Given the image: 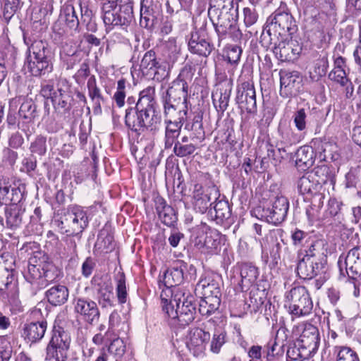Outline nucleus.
I'll use <instances>...</instances> for the list:
<instances>
[{
  "label": "nucleus",
  "mask_w": 361,
  "mask_h": 361,
  "mask_svg": "<svg viewBox=\"0 0 361 361\" xmlns=\"http://www.w3.org/2000/svg\"><path fill=\"white\" fill-rule=\"evenodd\" d=\"M163 311L171 319L173 324L187 326L194 319L196 314V307L194 298L189 293L178 288L173 294L172 298L169 301L161 295Z\"/></svg>",
  "instance_id": "obj_1"
},
{
  "label": "nucleus",
  "mask_w": 361,
  "mask_h": 361,
  "mask_svg": "<svg viewBox=\"0 0 361 361\" xmlns=\"http://www.w3.org/2000/svg\"><path fill=\"white\" fill-rule=\"evenodd\" d=\"M208 14L211 18L217 17L213 25L219 42L226 36L238 35L237 8H234L233 0H211Z\"/></svg>",
  "instance_id": "obj_2"
},
{
  "label": "nucleus",
  "mask_w": 361,
  "mask_h": 361,
  "mask_svg": "<svg viewBox=\"0 0 361 361\" xmlns=\"http://www.w3.org/2000/svg\"><path fill=\"white\" fill-rule=\"evenodd\" d=\"M298 30V25L293 16L288 12L276 11L267 20L266 26L261 36L262 41L269 39L292 36Z\"/></svg>",
  "instance_id": "obj_3"
},
{
  "label": "nucleus",
  "mask_w": 361,
  "mask_h": 361,
  "mask_svg": "<svg viewBox=\"0 0 361 361\" xmlns=\"http://www.w3.org/2000/svg\"><path fill=\"white\" fill-rule=\"evenodd\" d=\"M160 121L155 106L136 105L126 111L125 123L131 130L138 133L148 128L152 129Z\"/></svg>",
  "instance_id": "obj_4"
},
{
  "label": "nucleus",
  "mask_w": 361,
  "mask_h": 361,
  "mask_svg": "<svg viewBox=\"0 0 361 361\" xmlns=\"http://www.w3.org/2000/svg\"><path fill=\"white\" fill-rule=\"evenodd\" d=\"M49 54L50 50L46 42L35 41L29 47L25 66L33 76H41L52 71Z\"/></svg>",
  "instance_id": "obj_5"
},
{
  "label": "nucleus",
  "mask_w": 361,
  "mask_h": 361,
  "mask_svg": "<svg viewBox=\"0 0 361 361\" xmlns=\"http://www.w3.org/2000/svg\"><path fill=\"white\" fill-rule=\"evenodd\" d=\"M116 6L117 4L113 3H103L102 18L106 30H111L114 26L127 25L133 19V3L130 1H123L118 11Z\"/></svg>",
  "instance_id": "obj_6"
},
{
  "label": "nucleus",
  "mask_w": 361,
  "mask_h": 361,
  "mask_svg": "<svg viewBox=\"0 0 361 361\" xmlns=\"http://www.w3.org/2000/svg\"><path fill=\"white\" fill-rule=\"evenodd\" d=\"M286 303L290 314L301 317L308 315L313 308V302L305 286L292 288L286 294Z\"/></svg>",
  "instance_id": "obj_7"
},
{
  "label": "nucleus",
  "mask_w": 361,
  "mask_h": 361,
  "mask_svg": "<svg viewBox=\"0 0 361 361\" xmlns=\"http://www.w3.org/2000/svg\"><path fill=\"white\" fill-rule=\"evenodd\" d=\"M207 230L206 224H201L194 228L192 241L195 246L202 252L216 254L220 249L221 236L216 230Z\"/></svg>",
  "instance_id": "obj_8"
},
{
  "label": "nucleus",
  "mask_w": 361,
  "mask_h": 361,
  "mask_svg": "<svg viewBox=\"0 0 361 361\" xmlns=\"http://www.w3.org/2000/svg\"><path fill=\"white\" fill-rule=\"evenodd\" d=\"M61 229L68 235H78L87 226L88 217L82 208L73 206L61 216Z\"/></svg>",
  "instance_id": "obj_9"
},
{
  "label": "nucleus",
  "mask_w": 361,
  "mask_h": 361,
  "mask_svg": "<svg viewBox=\"0 0 361 361\" xmlns=\"http://www.w3.org/2000/svg\"><path fill=\"white\" fill-rule=\"evenodd\" d=\"M192 74L190 68H184L178 78L174 80L168 88L163 101L186 104L188 97V80H191Z\"/></svg>",
  "instance_id": "obj_10"
},
{
  "label": "nucleus",
  "mask_w": 361,
  "mask_h": 361,
  "mask_svg": "<svg viewBox=\"0 0 361 361\" xmlns=\"http://www.w3.org/2000/svg\"><path fill=\"white\" fill-rule=\"evenodd\" d=\"M70 343L71 337L68 333L54 330L46 348V359L51 361H66Z\"/></svg>",
  "instance_id": "obj_11"
},
{
  "label": "nucleus",
  "mask_w": 361,
  "mask_h": 361,
  "mask_svg": "<svg viewBox=\"0 0 361 361\" xmlns=\"http://www.w3.org/2000/svg\"><path fill=\"white\" fill-rule=\"evenodd\" d=\"M281 39H269L262 41L267 46L274 44L273 52L276 57L281 61H290L295 60L302 51L300 44L293 39H288V37H281Z\"/></svg>",
  "instance_id": "obj_12"
},
{
  "label": "nucleus",
  "mask_w": 361,
  "mask_h": 361,
  "mask_svg": "<svg viewBox=\"0 0 361 361\" xmlns=\"http://www.w3.org/2000/svg\"><path fill=\"white\" fill-rule=\"evenodd\" d=\"M271 205L262 209V216L268 223L278 225L282 223L286 216L289 208L288 199L281 194L272 195L270 197Z\"/></svg>",
  "instance_id": "obj_13"
},
{
  "label": "nucleus",
  "mask_w": 361,
  "mask_h": 361,
  "mask_svg": "<svg viewBox=\"0 0 361 361\" xmlns=\"http://www.w3.org/2000/svg\"><path fill=\"white\" fill-rule=\"evenodd\" d=\"M219 191L214 185L203 187L199 183L194 185L192 204L194 209L200 214H204L212 206V200H217Z\"/></svg>",
  "instance_id": "obj_14"
},
{
  "label": "nucleus",
  "mask_w": 361,
  "mask_h": 361,
  "mask_svg": "<svg viewBox=\"0 0 361 361\" xmlns=\"http://www.w3.org/2000/svg\"><path fill=\"white\" fill-rule=\"evenodd\" d=\"M338 265L341 274H346L355 283L356 276L361 275V246H356L348 251L346 255H341L338 258Z\"/></svg>",
  "instance_id": "obj_15"
},
{
  "label": "nucleus",
  "mask_w": 361,
  "mask_h": 361,
  "mask_svg": "<svg viewBox=\"0 0 361 361\" xmlns=\"http://www.w3.org/2000/svg\"><path fill=\"white\" fill-rule=\"evenodd\" d=\"M235 100L241 110L250 114H256V92L252 81H244L238 86Z\"/></svg>",
  "instance_id": "obj_16"
},
{
  "label": "nucleus",
  "mask_w": 361,
  "mask_h": 361,
  "mask_svg": "<svg viewBox=\"0 0 361 361\" xmlns=\"http://www.w3.org/2000/svg\"><path fill=\"white\" fill-rule=\"evenodd\" d=\"M210 339V334L200 328H192L188 331L183 341L194 356H201L204 353L206 345Z\"/></svg>",
  "instance_id": "obj_17"
},
{
  "label": "nucleus",
  "mask_w": 361,
  "mask_h": 361,
  "mask_svg": "<svg viewBox=\"0 0 361 361\" xmlns=\"http://www.w3.org/2000/svg\"><path fill=\"white\" fill-rule=\"evenodd\" d=\"M48 259V256L42 252H33L29 258L27 270L24 274L27 281L37 288H42V264Z\"/></svg>",
  "instance_id": "obj_18"
},
{
  "label": "nucleus",
  "mask_w": 361,
  "mask_h": 361,
  "mask_svg": "<svg viewBox=\"0 0 361 361\" xmlns=\"http://www.w3.org/2000/svg\"><path fill=\"white\" fill-rule=\"evenodd\" d=\"M92 283L97 293L98 302L102 307H112L114 295L111 278L108 275L94 277Z\"/></svg>",
  "instance_id": "obj_19"
},
{
  "label": "nucleus",
  "mask_w": 361,
  "mask_h": 361,
  "mask_svg": "<svg viewBox=\"0 0 361 361\" xmlns=\"http://www.w3.org/2000/svg\"><path fill=\"white\" fill-rule=\"evenodd\" d=\"M74 310L82 320L93 324L99 321L100 312L97 303L87 298L78 297L74 299Z\"/></svg>",
  "instance_id": "obj_20"
},
{
  "label": "nucleus",
  "mask_w": 361,
  "mask_h": 361,
  "mask_svg": "<svg viewBox=\"0 0 361 361\" xmlns=\"http://www.w3.org/2000/svg\"><path fill=\"white\" fill-rule=\"evenodd\" d=\"M140 69L145 75H154L157 80L168 75L165 68L159 64L154 51L149 50L143 56L140 62Z\"/></svg>",
  "instance_id": "obj_21"
},
{
  "label": "nucleus",
  "mask_w": 361,
  "mask_h": 361,
  "mask_svg": "<svg viewBox=\"0 0 361 361\" xmlns=\"http://www.w3.org/2000/svg\"><path fill=\"white\" fill-rule=\"evenodd\" d=\"M280 75V94L283 97H291L298 88L301 82L300 74L297 71H281Z\"/></svg>",
  "instance_id": "obj_22"
},
{
  "label": "nucleus",
  "mask_w": 361,
  "mask_h": 361,
  "mask_svg": "<svg viewBox=\"0 0 361 361\" xmlns=\"http://www.w3.org/2000/svg\"><path fill=\"white\" fill-rule=\"evenodd\" d=\"M298 342L302 349L310 353L317 350L319 343L318 329L310 324H305Z\"/></svg>",
  "instance_id": "obj_23"
},
{
  "label": "nucleus",
  "mask_w": 361,
  "mask_h": 361,
  "mask_svg": "<svg viewBox=\"0 0 361 361\" xmlns=\"http://www.w3.org/2000/svg\"><path fill=\"white\" fill-rule=\"evenodd\" d=\"M325 266L302 257H300L298 263L297 273L300 278L302 279H312L316 276L324 273L325 271Z\"/></svg>",
  "instance_id": "obj_24"
},
{
  "label": "nucleus",
  "mask_w": 361,
  "mask_h": 361,
  "mask_svg": "<svg viewBox=\"0 0 361 361\" xmlns=\"http://www.w3.org/2000/svg\"><path fill=\"white\" fill-rule=\"evenodd\" d=\"M298 255L299 256L308 258L319 264L324 265L326 264V249L322 240L313 241L306 248L300 250Z\"/></svg>",
  "instance_id": "obj_25"
},
{
  "label": "nucleus",
  "mask_w": 361,
  "mask_h": 361,
  "mask_svg": "<svg viewBox=\"0 0 361 361\" xmlns=\"http://www.w3.org/2000/svg\"><path fill=\"white\" fill-rule=\"evenodd\" d=\"M187 265L184 262H178L169 269L164 276V282L166 287L177 286L184 281V273Z\"/></svg>",
  "instance_id": "obj_26"
},
{
  "label": "nucleus",
  "mask_w": 361,
  "mask_h": 361,
  "mask_svg": "<svg viewBox=\"0 0 361 361\" xmlns=\"http://www.w3.org/2000/svg\"><path fill=\"white\" fill-rule=\"evenodd\" d=\"M164 121H183L186 118L187 104L163 101Z\"/></svg>",
  "instance_id": "obj_27"
},
{
  "label": "nucleus",
  "mask_w": 361,
  "mask_h": 361,
  "mask_svg": "<svg viewBox=\"0 0 361 361\" xmlns=\"http://www.w3.org/2000/svg\"><path fill=\"white\" fill-rule=\"evenodd\" d=\"M47 327L46 321L26 324L23 327V336L28 342L36 343L44 337Z\"/></svg>",
  "instance_id": "obj_28"
},
{
  "label": "nucleus",
  "mask_w": 361,
  "mask_h": 361,
  "mask_svg": "<svg viewBox=\"0 0 361 361\" xmlns=\"http://www.w3.org/2000/svg\"><path fill=\"white\" fill-rule=\"evenodd\" d=\"M195 292L202 298L221 297V290L219 284L211 279H202L196 285Z\"/></svg>",
  "instance_id": "obj_29"
},
{
  "label": "nucleus",
  "mask_w": 361,
  "mask_h": 361,
  "mask_svg": "<svg viewBox=\"0 0 361 361\" xmlns=\"http://www.w3.org/2000/svg\"><path fill=\"white\" fill-rule=\"evenodd\" d=\"M156 210L160 221L168 226H173L177 221V216L173 207L166 204L162 198L155 201Z\"/></svg>",
  "instance_id": "obj_30"
},
{
  "label": "nucleus",
  "mask_w": 361,
  "mask_h": 361,
  "mask_svg": "<svg viewBox=\"0 0 361 361\" xmlns=\"http://www.w3.org/2000/svg\"><path fill=\"white\" fill-rule=\"evenodd\" d=\"M22 214L17 206L6 207L4 216H0V224L11 229L18 228L22 223Z\"/></svg>",
  "instance_id": "obj_31"
},
{
  "label": "nucleus",
  "mask_w": 361,
  "mask_h": 361,
  "mask_svg": "<svg viewBox=\"0 0 361 361\" xmlns=\"http://www.w3.org/2000/svg\"><path fill=\"white\" fill-rule=\"evenodd\" d=\"M314 158V152L312 147L302 146L295 153V165L299 169L305 171L313 165Z\"/></svg>",
  "instance_id": "obj_32"
},
{
  "label": "nucleus",
  "mask_w": 361,
  "mask_h": 361,
  "mask_svg": "<svg viewBox=\"0 0 361 361\" xmlns=\"http://www.w3.org/2000/svg\"><path fill=\"white\" fill-rule=\"evenodd\" d=\"M51 102L55 110L62 114L71 109L73 97L68 91L58 88L57 91L54 92Z\"/></svg>",
  "instance_id": "obj_33"
},
{
  "label": "nucleus",
  "mask_w": 361,
  "mask_h": 361,
  "mask_svg": "<svg viewBox=\"0 0 361 361\" xmlns=\"http://www.w3.org/2000/svg\"><path fill=\"white\" fill-rule=\"evenodd\" d=\"M190 51L202 56H208L213 49V45L197 33L192 34L188 42Z\"/></svg>",
  "instance_id": "obj_34"
},
{
  "label": "nucleus",
  "mask_w": 361,
  "mask_h": 361,
  "mask_svg": "<svg viewBox=\"0 0 361 361\" xmlns=\"http://www.w3.org/2000/svg\"><path fill=\"white\" fill-rule=\"evenodd\" d=\"M68 288L60 284L53 286L46 292L48 302L54 306L64 304L68 300Z\"/></svg>",
  "instance_id": "obj_35"
},
{
  "label": "nucleus",
  "mask_w": 361,
  "mask_h": 361,
  "mask_svg": "<svg viewBox=\"0 0 361 361\" xmlns=\"http://www.w3.org/2000/svg\"><path fill=\"white\" fill-rule=\"evenodd\" d=\"M259 275L258 269L256 267L250 264H243L240 267V288L242 291L248 290L255 284Z\"/></svg>",
  "instance_id": "obj_36"
},
{
  "label": "nucleus",
  "mask_w": 361,
  "mask_h": 361,
  "mask_svg": "<svg viewBox=\"0 0 361 361\" xmlns=\"http://www.w3.org/2000/svg\"><path fill=\"white\" fill-rule=\"evenodd\" d=\"M231 87L229 85L227 87H219L212 93V101L214 107L218 111L224 113L228 106Z\"/></svg>",
  "instance_id": "obj_37"
},
{
  "label": "nucleus",
  "mask_w": 361,
  "mask_h": 361,
  "mask_svg": "<svg viewBox=\"0 0 361 361\" xmlns=\"http://www.w3.org/2000/svg\"><path fill=\"white\" fill-rule=\"evenodd\" d=\"M165 128V148H171L178 137L183 121H164Z\"/></svg>",
  "instance_id": "obj_38"
},
{
  "label": "nucleus",
  "mask_w": 361,
  "mask_h": 361,
  "mask_svg": "<svg viewBox=\"0 0 361 361\" xmlns=\"http://www.w3.org/2000/svg\"><path fill=\"white\" fill-rule=\"evenodd\" d=\"M95 247L104 252H109L114 250V236L109 227H104L99 231Z\"/></svg>",
  "instance_id": "obj_39"
},
{
  "label": "nucleus",
  "mask_w": 361,
  "mask_h": 361,
  "mask_svg": "<svg viewBox=\"0 0 361 361\" xmlns=\"http://www.w3.org/2000/svg\"><path fill=\"white\" fill-rule=\"evenodd\" d=\"M20 190L19 188H11V185L5 180L0 181V200H1L3 203L6 204L8 203L16 204L20 200Z\"/></svg>",
  "instance_id": "obj_40"
},
{
  "label": "nucleus",
  "mask_w": 361,
  "mask_h": 361,
  "mask_svg": "<svg viewBox=\"0 0 361 361\" xmlns=\"http://www.w3.org/2000/svg\"><path fill=\"white\" fill-rule=\"evenodd\" d=\"M61 276V271L52 262L49 261V259L45 260L42 264V279L43 288L47 286L49 283H52Z\"/></svg>",
  "instance_id": "obj_41"
},
{
  "label": "nucleus",
  "mask_w": 361,
  "mask_h": 361,
  "mask_svg": "<svg viewBox=\"0 0 361 361\" xmlns=\"http://www.w3.org/2000/svg\"><path fill=\"white\" fill-rule=\"evenodd\" d=\"M314 174L308 173L302 176L299 178L297 183L298 190L302 195L305 194H314L316 195V191L319 184L317 182L314 181Z\"/></svg>",
  "instance_id": "obj_42"
},
{
  "label": "nucleus",
  "mask_w": 361,
  "mask_h": 361,
  "mask_svg": "<svg viewBox=\"0 0 361 361\" xmlns=\"http://www.w3.org/2000/svg\"><path fill=\"white\" fill-rule=\"evenodd\" d=\"M61 17L71 29L77 30L80 22L77 10L72 4L66 3L63 6L61 10Z\"/></svg>",
  "instance_id": "obj_43"
},
{
  "label": "nucleus",
  "mask_w": 361,
  "mask_h": 361,
  "mask_svg": "<svg viewBox=\"0 0 361 361\" xmlns=\"http://www.w3.org/2000/svg\"><path fill=\"white\" fill-rule=\"evenodd\" d=\"M221 297L202 298L199 304V312L202 316L209 317L219 310Z\"/></svg>",
  "instance_id": "obj_44"
},
{
  "label": "nucleus",
  "mask_w": 361,
  "mask_h": 361,
  "mask_svg": "<svg viewBox=\"0 0 361 361\" xmlns=\"http://www.w3.org/2000/svg\"><path fill=\"white\" fill-rule=\"evenodd\" d=\"M152 0H141L140 2V24L145 27L153 25L154 16L151 8Z\"/></svg>",
  "instance_id": "obj_45"
},
{
  "label": "nucleus",
  "mask_w": 361,
  "mask_h": 361,
  "mask_svg": "<svg viewBox=\"0 0 361 361\" xmlns=\"http://www.w3.org/2000/svg\"><path fill=\"white\" fill-rule=\"evenodd\" d=\"M214 212V218L216 220L221 222L225 219H228L231 216V209L229 204L224 200H215L213 209H209L210 214L213 216Z\"/></svg>",
  "instance_id": "obj_46"
},
{
  "label": "nucleus",
  "mask_w": 361,
  "mask_h": 361,
  "mask_svg": "<svg viewBox=\"0 0 361 361\" xmlns=\"http://www.w3.org/2000/svg\"><path fill=\"white\" fill-rule=\"evenodd\" d=\"M11 266L6 267L5 264H0V291L8 288V286L12 284L13 280V264L14 261L11 258Z\"/></svg>",
  "instance_id": "obj_47"
},
{
  "label": "nucleus",
  "mask_w": 361,
  "mask_h": 361,
  "mask_svg": "<svg viewBox=\"0 0 361 361\" xmlns=\"http://www.w3.org/2000/svg\"><path fill=\"white\" fill-rule=\"evenodd\" d=\"M336 361H359L357 353L349 347L336 346Z\"/></svg>",
  "instance_id": "obj_48"
},
{
  "label": "nucleus",
  "mask_w": 361,
  "mask_h": 361,
  "mask_svg": "<svg viewBox=\"0 0 361 361\" xmlns=\"http://www.w3.org/2000/svg\"><path fill=\"white\" fill-rule=\"evenodd\" d=\"M30 150L32 154L42 157L47 151V137L43 135H37L31 142Z\"/></svg>",
  "instance_id": "obj_49"
},
{
  "label": "nucleus",
  "mask_w": 361,
  "mask_h": 361,
  "mask_svg": "<svg viewBox=\"0 0 361 361\" xmlns=\"http://www.w3.org/2000/svg\"><path fill=\"white\" fill-rule=\"evenodd\" d=\"M116 295L119 303L124 304L127 300L126 277L123 273H118L116 276Z\"/></svg>",
  "instance_id": "obj_50"
},
{
  "label": "nucleus",
  "mask_w": 361,
  "mask_h": 361,
  "mask_svg": "<svg viewBox=\"0 0 361 361\" xmlns=\"http://www.w3.org/2000/svg\"><path fill=\"white\" fill-rule=\"evenodd\" d=\"M329 66L328 60L322 57L317 60L313 71H310V78L312 80H318L322 76L325 75Z\"/></svg>",
  "instance_id": "obj_51"
},
{
  "label": "nucleus",
  "mask_w": 361,
  "mask_h": 361,
  "mask_svg": "<svg viewBox=\"0 0 361 361\" xmlns=\"http://www.w3.org/2000/svg\"><path fill=\"white\" fill-rule=\"evenodd\" d=\"M202 120V116L196 115L192 121L187 123L185 127L186 130L192 131L194 137L198 139H203L204 137Z\"/></svg>",
  "instance_id": "obj_52"
},
{
  "label": "nucleus",
  "mask_w": 361,
  "mask_h": 361,
  "mask_svg": "<svg viewBox=\"0 0 361 361\" xmlns=\"http://www.w3.org/2000/svg\"><path fill=\"white\" fill-rule=\"evenodd\" d=\"M155 89L149 86L142 90L140 93V98L136 105L140 106H155L154 102Z\"/></svg>",
  "instance_id": "obj_53"
},
{
  "label": "nucleus",
  "mask_w": 361,
  "mask_h": 361,
  "mask_svg": "<svg viewBox=\"0 0 361 361\" xmlns=\"http://www.w3.org/2000/svg\"><path fill=\"white\" fill-rule=\"evenodd\" d=\"M36 109L37 106L34 103L31 101H26L21 104L18 114L23 119L31 121L36 116Z\"/></svg>",
  "instance_id": "obj_54"
},
{
  "label": "nucleus",
  "mask_w": 361,
  "mask_h": 361,
  "mask_svg": "<svg viewBox=\"0 0 361 361\" xmlns=\"http://www.w3.org/2000/svg\"><path fill=\"white\" fill-rule=\"evenodd\" d=\"M20 0H4L2 2L3 16L6 21L11 20L19 8Z\"/></svg>",
  "instance_id": "obj_55"
},
{
  "label": "nucleus",
  "mask_w": 361,
  "mask_h": 361,
  "mask_svg": "<svg viewBox=\"0 0 361 361\" xmlns=\"http://www.w3.org/2000/svg\"><path fill=\"white\" fill-rule=\"evenodd\" d=\"M346 185L361 189V166L353 168L345 176Z\"/></svg>",
  "instance_id": "obj_56"
},
{
  "label": "nucleus",
  "mask_w": 361,
  "mask_h": 361,
  "mask_svg": "<svg viewBox=\"0 0 361 361\" xmlns=\"http://www.w3.org/2000/svg\"><path fill=\"white\" fill-rule=\"evenodd\" d=\"M226 334L225 331H216L210 343V350L215 354L219 353L222 346L226 343Z\"/></svg>",
  "instance_id": "obj_57"
},
{
  "label": "nucleus",
  "mask_w": 361,
  "mask_h": 361,
  "mask_svg": "<svg viewBox=\"0 0 361 361\" xmlns=\"http://www.w3.org/2000/svg\"><path fill=\"white\" fill-rule=\"evenodd\" d=\"M108 351L114 355L116 361H118L126 352L124 341L120 338L114 339L108 348Z\"/></svg>",
  "instance_id": "obj_58"
},
{
  "label": "nucleus",
  "mask_w": 361,
  "mask_h": 361,
  "mask_svg": "<svg viewBox=\"0 0 361 361\" xmlns=\"http://www.w3.org/2000/svg\"><path fill=\"white\" fill-rule=\"evenodd\" d=\"M173 152L175 154L179 157H185L192 154L197 147L192 143H180V142H176L174 144Z\"/></svg>",
  "instance_id": "obj_59"
},
{
  "label": "nucleus",
  "mask_w": 361,
  "mask_h": 361,
  "mask_svg": "<svg viewBox=\"0 0 361 361\" xmlns=\"http://www.w3.org/2000/svg\"><path fill=\"white\" fill-rule=\"evenodd\" d=\"M60 254L64 257L71 259L77 256V243L72 238H67L65 240L63 250L60 251Z\"/></svg>",
  "instance_id": "obj_60"
},
{
  "label": "nucleus",
  "mask_w": 361,
  "mask_h": 361,
  "mask_svg": "<svg viewBox=\"0 0 361 361\" xmlns=\"http://www.w3.org/2000/svg\"><path fill=\"white\" fill-rule=\"evenodd\" d=\"M166 54L169 57V61L173 63L179 54L180 48L176 44L175 39H169L165 44Z\"/></svg>",
  "instance_id": "obj_61"
},
{
  "label": "nucleus",
  "mask_w": 361,
  "mask_h": 361,
  "mask_svg": "<svg viewBox=\"0 0 361 361\" xmlns=\"http://www.w3.org/2000/svg\"><path fill=\"white\" fill-rule=\"evenodd\" d=\"M242 50L240 47L233 45L228 47L226 51V58L232 65L237 64L240 59Z\"/></svg>",
  "instance_id": "obj_62"
},
{
  "label": "nucleus",
  "mask_w": 361,
  "mask_h": 361,
  "mask_svg": "<svg viewBox=\"0 0 361 361\" xmlns=\"http://www.w3.org/2000/svg\"><path fill=\"white\" fill-rule=\"evenodd\" d=\"M126 80L121 79L118 81L116 92L114 95V99L118 107H122L124 105V100L126 97Z\"/></svg>",
  "instance_id": "obj_63"
},
{
  "label": "nucleus",
  "mask_w": 361,
  "mask_h": 361,
  "mask_svg": "<svg viewBox=\"0 0 361 361\" xmlns=\"http://www.w3.org/2000/svg\"><path fill=\"white\" fill-rule=\"evenodd\" d=\"M293 119L296 128L299 131H303L306 129V113L304 109H300L296 111Z\"/></svg>",
  "instance_id": "obj_64"
}]
</instances>
